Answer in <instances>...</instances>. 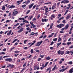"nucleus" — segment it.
Instances as JSON below:
<instances>
[{
  "instance_id": "obj_36",
  "label": "nucleus",
  "mask_w": 73,
  "mask_h": 73,
  "mask_svg": "<svg viewBox=\"0 0 73 73\" xmlns=\"http://www.w3.org/2000/svg\"><path fill=\"white\" fill-rule=\"evenodd\" d=\"M48 62H46L44 66V67H46V66H47V65H48Z\"/></svg>"
},
{
  "instance_id": "obj_50",
  "label": "nucleus",
  "mask_w": 73,
  "mask_h": 73,
  "mask_svg": "<svg viewBox=\"0 0 73 73\" xmlns=\"http://www.w3.org/2000/svg\"><path fill=\"white\" fill-rule=\"evenodd\" d=\"M65 3V1H64V0L63 1H62L61 2V3Z\"/></svg>"
},
{
  "instance_id": "obj_40",
  "label": "nucleus",
  "mask_w": 73,
  "mask_h": 73,
  "mask_svg": "<svg viewBox=\"0 0 73 73\" xmlns=\"http://www.w3.org/2000/svg\"><path fill=\"white\" fill-rule=\"evenodd\" d=\"M0 54H5V53L3 52H0Z\"/></svg>"
},
{
  "instance_id": "obj_15",
  "label": "nucleus",
  "mask_w": 73,
  "mask_h": 73,
  "mask_svg": "<svg viewBox=\"0 0 73 73\" xmlns=\"http://www.w3.org/2000/svg\"><path fill=\"white\" fill-rule=\"evenodd\" d=\"M61 40H62V39H61V38L59 37L58 39V42H60V41H61Z\"/></svg>"
},
{
  "instance_id": "obj_16",
  "label": "nucleus",
  "mask_w": 73,
  "mask_h": 73,
  "mask_svg": "<svg viewBox=\"0 0 73 73\" xmlns=\"http://www.w3.org/2000/svg\"><path fill=\"white\" fill-rule=\"evenodd\" d=\"M70 15H68L67 17L66 18V20H68L69 18H70Z\"/></svg>"
},
{
  "instance_id": "obj_19",
  "label": "nucleus",
  "mask_w": 73,
  "mask_h": 73,
  "mask_svg": "<svg viewBox=\"0 0 73 73\" xmlns=\"http://www.w3.org/2000/svg\"><path fill=\"white\" fill-rule=\"evenodd\" d=\"M46 59L47 60H49L50 59V58L49 56H48L46 58Z\"/></svg>"
},
{
  "instance_id": "obj_62",
  "label": "nucleus",
  "mask_w": 73,
  "mask_h": 73,
  "mask_svg": "<svg viewBox=\"0 0 73 73\" xmlns=\"http://www.w3.org/2000/svg\"><path fill=\"white\" fill-rule=\"evenodd\" d=\"M36 21V19L34 18L33 20V21Z\"/></svg>"
},
{
  "instance_id": "obj_49",
  "label": "nucleus",
  "mask_w": 73,
  "mask_h": 73,
  "mask_svg": "<svg viewBox=\"0 0 73 73\" xmlns=\"http://www.w3.org/2000/svg\"><path fill=\"white\" fill-rule=\"evenodd\" d=\"M31 33V34L30 35H34L35 34V33H34V32Z\"/></svg>"
},
{
  "instance_id": "obj_45",
  "label": "nucleus",
  "mask_w": 73,
  "mask_h": 73,
  "mask_svg": "<svg viewBox=\"0 0 73 73\" xmlns=\"http://www.w3.org/2000/svg\"><path fill=\"white\" fill-rule=\"evenodd\" d=\"M6 57H9V56H4L3 57V58H5Z\"/></svg>"
},
{
  "instance_id": "obj_10",
  "label": "nucleus",
  "mask_w": 73,
  "mask_h": 73,
  "mask_svg": "<svg viewBox=\"0 0 73 73\" xmlns=\"http://www.w3.org/2000/svg\"><path fill=\"white\" fill-rule=\"evenodd\" d=\"M12 33V30H10V31H9V33H7V35H10Z\"/></svg>"
},
{
  "instance_id": "obj_7",
  "label": "nucleus",
  "mask_w": 73,
  "mask_h": 73,
  "mask_svg": "<svg viewBox=\"0 0 73 73\" xmlns=\"http://www.w3.org/2000/svg\"><path fill=\"white\" fill-rule=\"evenodd\" d=\"M42 22H46L48 21V19H42Z\"/></svg>"
},
{
  "instance_id": "obj_26",
  "label": "nucleus",
  "mask_w": 73,
  "mask_h": 73,
  "mask_svg": "<svg viewBox=\"0 0 73 73\" xmlns=\"http://www.w3.org/2000/svg\"><path fill=\"white\" fill-rule=\"evenodd\" d=\"M64 1H65V3H69V1L68 0H64Z\"/></svg>"
},
{
  "instance_id": "obj_44",
  "label": "nucleus",
  "mask_w": 73,
  "mask_h": 73,
  "mask_svg": "<svg viewBox=\"0 0 73 73\" xmlns=\"http://www.w3.org/2000/svg\"><path fill=\"white\" fill-rule=\"evenodd\" d=\"M62 22L64 24H65V23H66V21L65 20H64L62 21Z\"/></svg>"
},
{
  "instance_id": "obj_37",
  "label": "nucleus",
  "mask_w": 73,
  "mask_h": 73,
  "mask_svg": "<svg viewBox=\"0 0 73 73\" xmlns=\"http://www.w3.org/2000/svg\"><path fill=\"white\" fill-rule=\"evenodd\" d=\"M73 64V62L72 61H70L69 62L68 64H69L70 65H72Z\"/></svg>"
},
{
  "instance_id": "obj_57",
  "label": "nucleus",
  "mask_w": 73,
  "mask_h": 73,
  "mask_svg": "<svg viewBox=\"0 0 73 73\" xmlns=\"http://www.w3.org/2000/svg\"><path fill=\"white\" fill-rule=\"evenodd\" d=\"M34 69L35 70H36V69H37V66L34 67Z\"/></svg>"
},
{
  "instance_id": "obj_34",
  "label": "nucleus",
  "mask_w": 73,
  "mask_h": 73,
  "mask_svg": "<svg viewBox=\"0 0 73 73\" xmlns=\"http://www.w3.org/2000/svg\"><path fill=\"white\" fill-rule=\"evenodd\" d=\"M53 41H57V38H53Z\"/></svg>"
},
{
  "instance_id": "obj_51",
  "label": "nucleus",
  "mask_w": 73,
  "mask_h": 73,
  "mask_svg": "<svg viewBox=\"0 0 73 73\" xmlns=\"http://www.w3.org/2000/svg\"><path fill=\"white\" fill-rule=\"evenodd\" d=\"M53 44H54V42H53V41L52 42L51 44H50V45H52Z\"/></svg>"
},
{
  "instance_id": "obj_53",
  "label": "nucleus",
  "mask_w": 73,
  "mask_h": 73,
  "mask_svg": "<svg viewBox=\"0 0 73 73\" xmlns=\"http://www.w3.org/2000/svg\"><path fill=\"white\" fill-rule=\"evenodd\" d=\"M44 67H45L44 66H42V67H40V69H41V70H42V69H43V68H44Z\"/></svg>"
},
{
  "instance_id": "obj_38",
  "label": "nucleus",
  "mask_w": 73,
  "mask_h": 73,
  "mask_svg": "<svg viewBox=\"0 0 73 73\" xmlns=\"http://www.w3.org/2000/svg\"><path fill=\"white\" fill-rule=\"evenodd\" d=\"M71 44H72L71 42H67V44L68 45H70Z\"/></svg>"
},
{
  "instance_id": "obj_32",
  "label": "nucleus",
  "mask_w": 73,
  "mask_h": 73,
  "mask_svg": "<svg viewBox=\"0 0 73 73\" xmlns=\"http://www.w3.org/2000/svg\"><path fill=\"white\" fill-rule=\"evenodd\" d=\"M30 1H31V0H28L27 1V2L26 3L27 5V4H29V3H30Z\"/></svg>"
},
{
  "instance_id": "obj_9",
  "label": "nucleus",
  "mask_w": 73,
  "mask_h": 73,
  "mask_svg": "<svg viewBox=\"0 0 73 73\" xmlns=\"http://www.w3.org/2000/svg\"><path fill=\"white\" fill-rule=\"evenodd\" d=\"M33 5H34V3H32L31 5H29V9H30V8H31L32 7H33Z\"/></svg>"
},
{
  "instance_id": "obj_2",
  "label": "nucleus",
  "mask_w": 73,
  "mask_h": 73,
  "mask_svg": "<svg viewBox=\"0 0 73 73\" xmlns=\"http://www.w3.org/2000/svg\"><path fill=\"white\" fill-rule=\"evenodd\" d=\"M42 43V41H41V42H38L35 45L36 46H40V45H41Z\"/></svg>"
},
{
  "instance_id": "obj_33",
  "label": "nucleus",
  "mask_w": 73,
  "mask_h": 73,
  "mask_svg": "<svg viewBox=\"0 0 73 73\" xmlns=\"http://www.w3.org/2000/svg\"><path fill=\"white\" fill-rule=\"evenodd\" d=\"M30 11H31V10H28L26 12V15H27V14H28V13H29L30 12Z\"/></svg>"
},
{
  "instance_id": "obj_52",
  "label": "nucleus",
  "mask_w": 73,
  "mask_h": 73,
  "mask_svg": "<svg viewBox=\"0 0 73 73\" xmlns=\"http://www.w3.org/2000/svg\"><path fill=\"white\" fill-rule=\"evenodd\" d=\"M50 67H49L48 68L46 69L47 71H48V70H50Z\"/></svg>"
},
{
  "instance_id": "obj_27",
  "label": "nucleus",
  "mask_w": 73,
  "mask_h": 73,
  "mask_svg": "<svg viewBox=\"0 0 73 73\" xmlns=\"http://www.w3.org/2000/svg\"><path fill=\"white\" fill-rule=\"evenodd\" d=\"M31 26L33 27V28H35V27H36V25H34L33 24V22H32L31 23Z\"/></svg>"
},
{
  "instance_id": "obj_21",
  "label": "nucleus",
  "mask_w": 73,
  "mask_h": 73,
  "mask_svg": "<svg viewBox=\"0 0 73 73\" xmlns=\"http://www.w3.org/2000/svg\"><path fill=\"white\" fill-rule=\"evenodd\" d=\"M23 30H24V28H22L19 31V33H20L21 32H22V31H23Z\"/></svg>"
},
{
  "instance_id": "obj_4",
  "label": "nucleus",
  "mask_w": 73,
  "mask_h": 73,
  "mask_svg": "<svg viewBox=\"0 0 73 73\" xmlns=\"http://www.w3.org/2000/svg\"><path fill=\"white\" fill-rule=\"evenodd\" d=\"M5 60L6 61H9V62H11L12 61V59L11 58L5 59Z\"/></svg>"
},
{
  "instance_id": "obj_12",
  "label": "nucleus",
  "mask_w": 73,
  "mask_h": 73,
  "mask_svg": "<svg viewBox=\"0 0 73 73\" xmlns=\"http://www.w3.org/2000/svg\"><path fill=\"white\" fill-rule=\"evenodd\" d=\"M17 13H18L17 11H15L13 12V15H16V14H17Z\"/></svg>"
},
{
  "instance_id": "obj_30",
  "label": "nucleus",
  "mask_w": 73,
  "mask_h": 73,
  "mask_svg": "<svg viewBox=\"0 0 73 73\" xmlns=\"http://www.w3.org/2000/svg\"><path fill=\"white\" fill-rule=\"evenodd\" d=\"M61 42H60L59 43H58L57 44V47L59 46H60V45H61Z\"/></svg>"
},
{
  "instance_id": "obj_22",
  "label": "nucleus",
  "mask_w": 73,
  "mask_h": 73,
  "mask_svg": "<svg viewBox=\"0 0 73 73\" xmlns=\"http://www.w3.org/2000/svg\"><path fill=\"white\" fill-rule=\"evenodd\" d=\"M33 43H32L31 45H30V46H32L33 45H34L35 44V43H36V42L35 41H34Z\"/></svg>"
},
{
  "instance_id": "obj_39",
  "label": "nucleus",
  "mask_w": 73,
  "mask_h": 73,
  "mask_svg": "<svg viewBox=\"0 0 73 73\" xmlns=\"http://www.w3.org/2000/svg\"><path fill=\"white\" fill-rule=\"evenodd\" d=\"M17 39H16L15 40H13V42L12 43H14V42H16V41H17Z\"/></svg>"
},
{
  "instance_id": "obj_42",
  "label": "nucleus",
  "mask_w": 73,
  "mask_h": 73,
  "mask_svg": "<svg viewBox=\"0 0 73 73\" xmlns=\"http://www.w3.org/2000/svg\"><path fill=\"white\" fill-rule=\"evenodd\" d=\"M19 52H20V51H15L14 52V53H19Z\"/></svg>"
},
{
  "instance_id": "obj_29",
  "label": "nucleus",
  "mask_w": 73,
  "mask_h": 73,
  "mask_svg": "<svg viewBox=\"0 0 73 73\" xmlns=\"http://www.w3.org/2000/svg\"><path fill=\"white\" fill-rule=\"evenodd\" d=\"M18 20H24V18H20Z\"/></svg>"
},
{
  "instance_id": "obj_47",
  "label": "nucleus",
  "mask_w": 73,
  "mask_h": 73,
  "mask_svg": "<svg viewBox=\"0 0 73 73\" xmlns=\"http://www.w3.org/2000/svg\"><path fill=\"white\" fill-rule=\"evenodd\" d=\"M41 60V58H39L38 59V61H40V60Z\"/></svg>"
},
{
  "instance_id": "obj_64",
  "label": "nucleus",
  "mask_w": 73,
  "mask_h": 73,
  "mask_svg": "<svg viewBox=\"0 0 73 73\" xmlns=\"http://www.w3.org/2000/svg\"><path fill=\"white\" fill-rule=\"evenodd\" d=\"M70 53H71V55H72V54H73V52L72 51H70Z\"/></svg>"
},
{
  "instance_id": "obj_13",
  "label": "nucleus",
  "mask_w": 73,
  "mask_h": 73,
  "mask_svg": "<svg viewBox=\"0 0 73 73\" xmlns=\"http://www.w3.org/2000/svg\"><path fill=\"white\" fill-rule=\"evenodd\" d=\"M54 33H52V34H51V35H50L48 36L49 38H50L52 37L53 36V35H54Z\"/></svg>"
},
{
  "instance_id": "obj_43",
  "label": "nucleus",
  "mask_w": 73,
  "mask_h": 73,
  "mask_svg": "<svg viewBox=\"0 0 73 73\" xmlns=\"http://www.w3.org/2000/svg\"><path fill=\"white\" fill-rule=\"evenodd\" d=\"M31 53H33V49H31Z\"/></svg>"
},
{
  "instance_id": "obj_1",
  "label": "nucleus",
  "mask_w": 73,
  "mask_h": 73,
  "mask_svg": "<svg viewBox=\"0 0 73 73\" xmlns=\"http://www.w3.org/2000/svg\"><path fill=\"white\" fill-rule=\"evenodd\" d=\"M57 52L58 54H61V55H63V54H64V51L59 50L57 51Z\"/></svg>"
},
{
  "instance_id": "obj_55",
  "label": "nucleus",
  "mask_w": 73,
  "mask_h": 73,
  "mask_svg": "<svg viewBox=\"0 0 73 73\" xmlns=\"http://www.w3.org/2000/svg\"><path fill=\"white\" fill-rule=\"evenodd\" d=\"M58 17H61V15L60 14H58Z\"/></svg>"
},
{
  "instance_id": "obj_48",
  "label": "nucleus",
  "mask_w": 73,
  "mask_h": 73,
  "mask_svg": "<svg viewBox=\"0 0 73 73\" xmlns=\"http://www.w3.org/2000/svg\"><path fill=\"white\" fill-rule=\"evenodd\" d=\"M73 48V46L71 45L70 46V47L69 48V49H71L72 48Z\"/></svg>"
},
{
  "instance_id": "obj_11",
  "label": "nucleus",
  "mask_w": 73,
  "mask_h": 73,
  "mask_svg": "<svg viewBox=\"0 0 73 73\" xmlns=\"http://www.w3.org/2000/svg\"><path fill=\"white\" fill-rule=\"evenodd\" d=\"M15 6H14L13 5H11V6L9 8V9H12V8H15Z\"/></svg>"
},
{
  "instance_id": "obj_59",
  "label": "nucleus",
  "mask_w": 73,
  "mask_h": 73,
  "mask_svg": "<svg viewBox=\"0 0 73 73\" xmlns=\"http://www.w3.org/2000/svg\"><path fill=\"white\" fill-rule=\"evenodd\" d=\"M20 62V59H18L17 60V62Z\"/></svg>"
},
{
  "instance_id": "obj_60",
  "label": "nucleus",
  "mask_w": 73,
  "mask_h": 73,
  "mask_svg": "<svg viewBox=\"0 0 73 73\" xmlns=\"http://www.w3.org/2000/svg\"><path fill=\"white\" fill-rule=\"evenodd\" d=\"M50 49H51V50H52L53 49V47H50Z\"/></svg>"
},
{
  "instance_id": "obj_20",
  "label": "nucleus",
  "mask_w": 73,
  "mask_h": 73,
  "mask_svg": "<svg viewBox=\"0 0 73 73\" xmlns=\"http://www.w3.org/2000/svg\"><path fill=\"white\" fill-rule=\"evenodd\" d=\"M21 2V1H17V5H19L20 4Z\"/></svg>"
},
{
  "instance_id": "obj_25",
  "label": "nucleus",
  "mask_w": 73,
  "mask_h": 73,
  "mask_svg": "<svg viewBox=\"0 0 73 73\" xmlns=\"http://www.w3.org/2000/svg\"><path fill=\"white\" fill-rule=\"evenodd\" d=\"M48 7H47L45 9V13H48Z\"/></svg>"
},
{
  "instance_id": "obj_18",
  "label": "nucleus",
  "mask_w": 73,
  "mask_h": 73,
  "mask_svg": "<svg viewBox=\"0 0 73 73\" xmlns=\"http://www.w3.org/2000/svg\"><path fill=\"white\" fill-rule=\"evenodd\" d=\"M56 65H55L54 67L52 69V71H54V70L55 69H56Z\"/></svg>"
},
{
  "instance_id": "obj_56",
  "label": "nucleus",
  "mask_w": 73,
  "mask_h": 73,
  "mask_svg": "<svg viewBox=\"0 0 73 73\" xmlns=\"http://www.w3.org/2000/svg\"><path fill=\"white\" fill-rule=\"evenodd\" d=\"M18 25H19V23H17L16 24V25H14V26L15 27H16V26H17Z\"/></svg>"
},
{
  "instance_id": "obj_6",
  "label": "nucleus",
  "mask_w": 73,
  "mask_h": 73,
  "mask_svg": "<svg viewBox=\"0 0 73 73\" xmlns=\"http://www.w3.org/2000/svg\"><path fill=\"white\" fill-rule=\"evenodd\" d=\"M53 18H55V15H54V14H52L51 15V16L50 17V20H53Z\"/></svg>"
},
{
  "instance_id": "obj_41",
  "label": "nucleus",
  "mask_w": 73,
  "mask_h": 73,
  "mask_svg": "<svg viewBox=\"0 0 73 73\" xmlns=\"http://www.w3.org/2000/svg\"><path fill=\"white\" fill-rule=\"evenodd\" d=\"M25 7H26V5H24L22 6V8H25Z\"/></svg>"
},
{
  "instance_id": "obj_54",
  "label": "nucleus",
  "mask_w": 73,
  "mask_h": 73,
  "mask_svg": "<svg viewBox=\"0 0 73 73\" xmlns=\"http://www.w3.org/2000/svg\"><path fill=\"white\" fill-rule=\"evenodd\" d=\"M62 61L61 60H60L59 61V64H62Z\"/></svg>"
},
{
  "instance_id": "obj_17",
  "label": "nucleus",
  "mask_w": 73,
  "mask_h": 73,
  "mask_svg": "<svg viewBox=\"0 0 73 73\" xmlns=\"http://www.w3.org/2000/svg\"><path fill=\"white\" fill-rule=\"evenodd\" d=\"M9 66H10L11 68H13V67L14 66V65H13V64L11 65V64H9Z\"/></svg>"
},
{
  "instance_id": "obj_35",
  "label": "nucleus",
  "mask_w": 73,
  "mask_h": 73,
  "mask_svg": "<svg viewBox=\"0 0 73 73\" xmlns=\"http://www.w3.org/2000/svg\"><path fill=\"white\" fill-rule=\"evenodd\" d=\"M70 53V51H67L66 53L65 54H69Z\"/></svg>"
},
{
  "instance_id": "obj_14",
  "label": "nucleus",
  "mask_w": 73,
  "mask_h": 73,
  "mask_svg": "<svg viewBox=\"0 0 73 73\" xmlns=\"http://www.w3.org/2000/svg\"><path fill=\"white\" fill-rule=\"evenodd\" d=\"M69 26L68 25V24L66 25L65 27V29H66L67 28H69Z\"/></svg>"
},
{
  "instance_id": "obj_61",
  "label": "nucleus",
  "mask_w": 73,
  "mask_h": 73,
  "mask_svg": "<svg viewBox=\"0 0 73 73\" xmlns=\"http://www.w3.org/2000/svg\"><path fill=\"white\" fill-rule=\"evenodd\" d=\"M31 57H32V55H31L29 56V57H28V58H31Z\"/></svg>"
},
{
  "instance_id": "obj_24",
  "label": "nucleus",
  "mask_w": 73,
  "mask_h": 73,
  "mask_svg": "<svg viewBox=\"0 0 73 73\" xmlns=\"http://www.w3.org/2000/svg\"><path fill=\"white\" fill-rule=\"evenodd\" d=\"M65 70V69H62V70H60L59 72H64Z\"/></svg>"
},
{
  "instance_id": "obj_46",
  "label": "nucleus",
  "mask_w": 73,
  "mask_h": 73,
  "mask_svg": "<svg viewBox=\"0 0 73 73\" xmlns=\"http://www.w3.org/2000/svg\"><path fill=\"white\" fill-rule=\"evenodd\" d=\"M40 56L41 58H43V57L45 56V55H40Z\"/></svg>"
},
{
  "instance_id": "obj_8",
  "label": "nucleus",
  "mask_w": 73,
  "mask_h": 73,
  "mask_svg": "<svg viewBox=\"0 0 73 73\" xmlns=\"http://www.w3.org/2000/svg\"><path fill=\"white\" fill-rule=\"evenodd\" d=\"M69 73H73V68H71L69 72Z\"/></svg>"
},
{
  "instance_id": "obj_31",
  "label": "nucleus",
  "mask_w": 73,
  "mask_h": 73,
  "mask_svg": "<svg viewBox=\"0 0 73 73\" xmlns=\"http://www.w3.org/2000/svg\"><path fill=\"white\" fill-rule=\"evenodd\" d=\"M33 17V16H30L28 18V19H29L30 20H31L32 19V18Z\"/></svg>"
},
{
  "instance_id": "obj_63",
  "label": "nucleus",
  "mask_w": 73,
  "mask_h": 73,
  "mask_svg": "<svg viewBox=\"0 0 73 73\" xmlns=\"http://www.w3.org/2000/svg\"><path fill=\"white\" fill-rule=\"evenodd\" d=\"M18 55H19V54H14V56L15 57H17V56H18Z\"/></svg>"
},
{
  "instance_id": "obj_28",
  "label": "nucleus",
  "mask_w": 73,
  "mask_h": 73,
  "mask_svg": "<svg viewBox=\"0 0 73 73\" xmlns=\"http://www.w3.org/2000/svg\"><path fill=\"white\" fill-rule=\"evenodd\" d=\"M5 6H3L2 8V9L3 11H5Z\"/></svg>"
},
{
  "instance_id": "obj_58",
  "label": "nucleus",
  "mask_w": 73,
  "mask_h": 73,
  "mask_svg": "<svg viewBox=\"0 0 73 73\" xmlns=\"http://www.w3.org/2000/svg\"><path fill=\"white\" fill-rule=\"evenodd\" d=\"M3 52H5V51H6V48H4L3 50Z\"/></svg>"
},
{
  "instance_id": "obj_23",
  "label": "nucleus",
  "mask_w": 73,
  "mask_h": 73,
  "mask_svg": "<svg viewBox=\"0 0 73 73\" xmlns=\"http://www.w3.org/2000/svg\"><path fill=\"white\" fill-rule=\"evenodd\" d=\"M26 65H27V62H26L25 63H24L23 66V68H24V67H25L26 66Z\"/></svg>"
},
{
  "instance_id": "obj_3",
  "label": "nucleus",
  "mask_w": 73,
  "mask_h": 73,
  "mask_svg": "<svg viewBox=\"0 0 73 73\" xmlns=\"http://www.w3.org/2000/svg\"><path fill=\"white\" fill-rule=\"evenodd\" d=\"M64 26V25L63 24H60L59 25H57L56 26V27L57 28H61L62 26Z\"/></svg>"
},
{
  "instance_id": "obj_5",
  "label": "nucleus",
  "mask_w": 73,
  "mask_h": 73,
  "mask_svg": "<svg viewBox=\"0 0 73 73\" xmlns=\"http://www.w3.org/2000/svg\"><path fill=\"white\" fill-rule=\"evenodd\" d=\"M57 4L56 3H55V4L52 7V9H54L56 8V5Z\"/></svg>"
}]
</instances>
